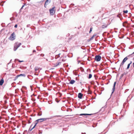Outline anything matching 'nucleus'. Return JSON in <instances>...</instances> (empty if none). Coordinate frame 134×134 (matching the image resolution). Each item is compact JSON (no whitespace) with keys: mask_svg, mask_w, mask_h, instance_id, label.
<instances>
[{"mask_svg":"<svg viewBox=\"0 0 134 134\" xmlns=\"http://www.w3.org/2000/svg\"><path fill=\"white\" fill-rule=\"evenodd\" d=\"M50 119V118H42L37 119L35 121V125H36L38 122H41L43 121H46L47 119Z\"/></svg>","mask_w":134,"mask_h":134,"instance_id":"1","label":"nucleus"},{"mask_svg":"<svg viewBox=\"0 0 134 134\" xmlns=\"http://www.w3.org/2000/svg\"><path fill=\"white\" fill-rule=\"evenodd\" d=\"M21 43H18V42H16L14 45V51H15L17 49V48L20 46L21 45Z\"/></svg>","mask_w":134,"mask_h":134,"instance_id":"2","label":"nucleus"},{"mask_svg":"<svg viewBox=\"0 0 134 134\" xmlns=\"http://www.w3.org/2000/svg\"><path fill=\"white\" fill-rule=\"evenodd\" d=\"M15 38V34L14 32L12 33L10 37H9V39L12 41H13Z\"/></svg>","mask_w":134,"mask_h":134,"instance_id":"3","label":"nucleus"},{"mask_svg":"<svg viewBox=\"0 0 134 134\" xmlns=\"http://www.w3.org/2000/svg\"><path fill=\"white\" fill-rule=\"evenodd\" d=\"M55 7H54L51 9H49V12L50 14L52 15H53L54 14L55 12Z\"/></svg>","mask_w":134,"mask_h":134,"instance_id":"4","label":"nucleus"},{"mask_svg":"<svg viewBox=\"0 0 134 134\" xmlns=\"http://www.w3.org/2000/svg\"><path fill=\"white\" fill-rule=\"evenodd\" d=\"M21 76H23L24 77H25V75L24 74H21L19 75H18L17 76H16L15 77H14V78L13 79L14 81L16 80L19 77Z\"/></svg>","mask_w":134,"mask_h":134,"instance_id":"5","label":"nucleus"},{"mask_svg":"<svg viewBox=\"0 0 134 134\" xmlns=\"http://www.w3.org/2000/svg\"><path fill=\"white\" fill-rule=\"evenodd\" d=\"M101 59V57L99 55H97L95 57V60L97 62L99 61Z\"/></svg>","mask_w":134,"mask_h":134,"instance_id":"6","label":"nucleus"},{"mask_svg":"<svg viewBox=\"0 0 134 134\" xmlns=\"http://www.w3.org/2000/svg\"><path fill=\"white\" fill-rule=\"evenodd\" d=\"M127 59L128 58H127V57H125L123 60L122 63L120 64V66H121L123 65L125 62L127 60Z\"/></svg>","mask_w":134,"mask_h":134,"instance_id":"7","label":"nucleus"},{"mask_svg":"<svg viewBox=\"0 0 134 134\" xmlns=\"http://www.w3.org/2000/svg\"><path fill=\"white\" fill-rule=\"evenodd\" d=\"M92 115V114H80L79 115L80 116H82V115H84L85 117V118L87 117L86 115Z\"/></svg>","mask_w":134,"mask_h":134,"instance_id":"8","label":"nucleus"},{"mask_svg":"<svg viewBox=\"0 0 134 134\" xmlns=\"http://www.w3.org/2000/svg\"><path fill=\"white\" fill-rule=\"evenodd\" d=\"M66 57H62L60 58V59H62V62H64L66 60Z\"/></svg>","mask_w":134,"mask_h":134,"instance_id":"9","label":"nucleus"},{"mask_svg":"<svg viewBox=\"0 0 134 134\" xmlns=\"http://www.w3.org/2000/svg\"><path fill=\"white\" fill-rule=\"evenodd\" d=\"M83 96V94L81 93H79L78 94V98L80 99H81Z\"/></svg>","mask_w":134,"mask_h":134,"instance_id":"10","label":"nucleus"},{"mask_svg":"<svg viewBox=\"0 0 134 134\" xmlns=\"http://www.w3.org/2000/svg\"><path fill=\"white\" fill-rule=\"evenodd\" d=\"M116 82H114V84L113 88L112 89L113 91H112V94L114 92V90H115V86L116 85Z\"/></svg>","mask_w":134,"mask_h":134,"instance_id":"11","label":"nucleus"},{"mask_svg":"<svg viewBox=\"0 0 134 134\" xmlns=\"http://www.w3.org/2000/svg\"><path fill=\"white\" fill-rule=\"evenodd\" d=\"M51 1V0H47L46 1L44 4V6H45L46 5H47L48 4L50 3Z\"/></svg>","mask_w":134,"mask_h":134,"instance_id":"12","label":"nucleus"},{"mask_svg":"<svg viewBox=\"0 0 134 134\" xmlns=\"http://www.w3.org/2000/svg\"><path fill=\"white\" fill-rule=\"evenodd\" d=\"M4 82V80L3 79L1 80L0 81V85L2 86Z\"/></svg>","mask_w":134,"mask_h":134,"instance_id":"13","label":"nucleus"},{"mask_svg":"<svg viewBox=\"0 0 134 134\" xmlns=\"http://www.w3.org/2000/svg\"><path fill=\"white\" fill-rule=\"evenodd\" d=\"M75 82V81L74 80H71L70 82V83L73 84Z\"/></svg>","mask_w":134,"mask_h":134,"instance_id":"14","label":"nucleus"},{"mask_svg":"<svg viewBox=\"0 0 134 134\" xmlns=\"http://www.w3.org/2000/svg\"><path fill=\"white\" fill-rule=\"evenodd\" d=\"M14 75H9V78H14L13 80V79L14 78Z\"/></svg>","mask_w":134,"mask_h":134,"instance_id":"15","label":"nucleus"},{"mask_svg":"<svg viewBox=\"0 0 134 134\" xmlns=\"http://www.w3.org/2000/svg\"><path fill=\"white\" fill-rule=\"evenodd\" d=\"M61 62H59L55 64V66H57L58 65H60L61 64Z\"/></svg>","mask_w":134,"mask_h":134,"instance_id":"16","label":"nucleus"},{"mask_svg":"<svg viewBox=\"0 0 134 134\" xmlns=\"http://www.w3.org/2000/svg\"><path fill=\"white\" fill-rule=\"evenodd\" d=\"M36 126V125H35L31 129V127H30L29 129V131H31L32 130V129H33L34 128V127H35V126ZM31 127V126L30 127Z\"/></svg>","mask_w":134,"mask_h":134,"instance_id":"17","label":"nucleus"},{"mask_svg":"<svg viewBox=\"0 0 134 134\" xmlns=\"http://www.w3.org/2000/svg\"><path fill=\"white\" fill-rule=\"evenodd\" d=\"M60 54H59L58 55H56L55 57V59H57L58 58L60 57Z\"/></svg>","mask_w":134,"mask_h":134,"instance_id":"18","label":"nucleus"},{"mask_svg":"<svg viewBox=\"0 0 134 134\" xmlns=\"http://www.w3.org/2000/svg\"><path fill=\"white\" fill-rule=\"evenodd\" d=\"M92 77V75L91 74H89V76H88V79H90Z\"/></svg>","mask_w":134,"mask_h":134,"instance_id":"19","label":"nucleus"},{"mask_svg":"<svg viewBox=\"0 0 134 134\" xmlns=\"http://www.w3.org/2000/svg\"><path fill=\"white\" fill-rule=\"evenodd\" d=\"M107 27V26H105V25H103L102 26V28L103 29L106 28Z\"/></svg>","mask_w":134,"mask_h":134,"instance_id":"20","label":"nucleus"},{"mask_svg":"<svg viewBox=\"0 0 134 134\" xmlns=\"http://www.w3.org/2000/svg\"><path fill=\"white\" fill-rule=\"evenodd\" d=\"M128 10H127L123 11V12L125 13H128Z\"/></svg>","mask_w":134,"mask_h":134,"instance_id":"21","label":"nucleus"},{"mask_svg":"<svg viewBox=\"0 0 134 134\" xmlns=\"http://www.w3.org/2000/svg\"><path fill=\"white\" fill-rule=\"evenodd\" d=\"M42 115V114L41 113V112H40L38 114V116H41Z\"/></svg>","mask_w":134,"mask_h":134,"instance_id":"22","label":"nucleus"},{"mask_svg":"<svg viewBox=\"0 0 134 134\" xmlns=\"http://www.w3.org/2000/svg\"><path fill=\"white\" fill-rule=\"evenodd\" d=\"M81 48L83 49H85V47L84 46H82L81 47Z\"/></svg>","mask_w":134,"mask_h":134,"instance_id":"23","label":"nucleus"},{"mask_svg":"<svg viewBox=\"0 0 134 134\" xmlns=\"http://www.w3.org/2000/svg\"><path fill=\"white\" fill-rule=\"evenodd\" d=\"M74 6V4H71L70 5V7H73Z\"/></svg>","mask_w":134,"mask_h":134,"instance_id":"24","label":"nucleus"},{"mask_svg":"<svg viewBox=\"0 0 134 134\" xmlns=\"http://www.w3.org/2000/svg\"><path fill=\"white\" fill-rule=\"evenodd\" d=\"M130 65V64H128V65H127V69H128L129 68Z\"/></svg>","mask_w":134,"mask_h":134,"instance_id":"25","label":"nucleus"},{"mask_svg":"<svg viewBox=\"0 0 134 134\" xmlns=\"http://www.w3.org/2000/svg\"><path fill=\"white\" fill-rule=\"evenodd\" d=\"M38 68L37 67H36L35 68V70L36 71L37 70H38Z\"/></svg>","mask_w":134,"mask_h":134,"instance_id":"26","label":"nucleus"},{"mask_svg":"<svg viewBox=\"0 0 134 134\" xmlns=\"http://www.w3.org/2000/svg\"><path fill=\"white\" fill-rule=\"evenodd\" d=\"M94 37H93V36H92V37L91 38H90V40H92L93 38Z\"/></svg>","mask_w":134,"mask_h":134,"instance_id":"27","label":"nucleus"},{"mask_svg":"<svg viewBox=\"0 0 134 134\" xmlns=\"http://www.w3.org/2000/svg\"><path fill=\"white\" fill-rule=\"evenodd\" d=\"M24 5H23L22 6V7H21V9L20 10V11H21V10L23 9V8L24 7Z\"/></svg>","mask_w":134,"mask_h":134,"instance_id":"28","label":"nucleus"},{"mask_svg":"<svg viewBox=\"0 0 134 134\" xmlns=\"http://www.w3.org/2000/svg\"><path fill=\"white\" fill-rule=\"evenodd\" d=\"M92 31V28H91L90 30L89 31V33H91V32Z\"/></svg>","mask_w":134,"mask_h":134,"instance_id":"29","label":"nucleus"},{"mask_svg":"<svg viewBox=\"0 0 134 134\" xmlns=\"http://www.w3.org/2000/svg\"><path fill=\"white\" fill-rule=\"evenodd\" d=\"M73 74L75 75H77L76 73V72H74V71H73Z\"/></svg>","mask_w":134,"mask_h":134,"instance_id":"30","label":"nucleus"},{"mask_svg":"<svg viewBox=\"0 0 134 134\" xmlns=\"http://www.w3.org/2000/svg\"><path fill=\"white\" fill-rule=\"evenodd\" d=\"M17 27V24L15 25L14 26V27L15 28H16Z\"/></svg>","mask_w":134,"mask_h":134,"instance_id":"31","label":"nucleus"},{"mask_svg":"<svg viewBox=\"0 0 134 134\" xmlns=\"http://www.w3.org/2000/svg\"><path fill=\"white\" fill-rule=\"evenodd\" d=\"M41 55L42 57H43L44 56V55L43 54H41Z\"/></svg>","mask_w":134,"mask_h":134,"instance_id":"32","label":"nucleus"},{"mask_svg":"<svg viewBox=\"0 0 134 134\" xmlns=\"http://www.w3.org/2000/svg\"><path fill=\"white\" fill-rule=\"evenodd\" d=\"M18 60V61H19V62H23V61H20L19 60Z\"/></svg>","mask_w":134,"mask_h":134,"instance_id":"33","label":"nucleus"},{"mask_svg":"<svg viewBox=\"0 0 134 134\" xmlns=\"http://www.w3.org/2000/svg\"><path fill=\"white\" fill-rule=\"evenodd\" d=\"M36 51L35 50H34L33 51V53H34V52H35Z\"/></svg>","mask_w":134,"mask_h":134,"instance_id":"34","label":"nucleus"},{"mask_svg":"<svg viewBox=\"0 0 134 134\" xmlns=\"http://www.w3.org/2000/svg\"><path fill=\"white\" fill-rule=\"evenodd\" d=\"M96 35V34H94L93 36L94 37Z\"/></svg>","mask_w":134,"mask_h":134,"instance_id":"35","label":"nucleus"},{"mask_svg":"<svg viewBox=\"0 0 134 134\" xmlns=\"http://www.w3.org/2000/svg\"><path fill=\"white\" fill-rule=\"evenodd\" d=\"M29 25H27V27H29Z\"/></svg>","mask_w":134,"mask_h":134,"instance_id":"36","label":"nucleus"},{"mask_svg":"<svg viewBox=\"0 0 134 134\" xmlns=\"http://www.w3.org/2000/svg\"><path fill=\"white\" fill-rule=\"evenodd\" d=\"M133 67H134V62L133 63Z\"/></svg>","mask_w":134,"mask_h":134,"instance_id":"37","label":"nucleus"},{"mask_svg":"<svg viewBox=\"0 0 134 134\" xmlns=\"http://www.w3.org/2000/svg\"><path fill=\"white\" fill-rule=\"evenodd\" d=\"M132 63V62L131 61L130 63L129 64H130Z\"/></svg>","mask_w":134,"mask_h":134,"instance_id":"38","label":"nucleus"},{"mask_svg":"<svg viewBox=\"0 0 134 134\" xmlns=\"http://www.w3.org/2000/svg\"><path fill=\"white\" fill-rule=\"evenodd\" d=\"M10 122H12L11 121H9V123Z\"/></svg>","mask_w":134,"mask_h":134,"instance_id":"39","label":"nucleus"},{"mask_svg":"<svg viewBox=\"0 0 134 134\" xmlns=\"http://www.w3.org/2000/svg\"><path fill=\"white\" fill-rule=\"evenodd\" d=\"M30 123H31V122H29H29H28V123H29V124Z\"/></svg>","mask_w":134,"mask_h":134,"instance_id":"40","label":"nucleus"},{"mask_svg":"<svg viewBox=\"0 0 134 134\" xmlns=\"http://www.w3.org/2000/svg\"><path fill=\"white\" fill-rule=\"evenodd\" d=\"M1 118H2L1 117H0V120L1 119Z\"/></svg>","mask_w":134,"mask_h":134,"instance_id":"41","label":"nucleus"},{"mask_svg":"<svg viewBox=\"0 0 134 134\" xmlns=\"http://www.w3.org/2000/svg\"><path fill=\"white\" fill-rule=\"evenodd\" d=\"M123 26H124L123 24Z\"/></svg>","mask_w":134,"mask_h":134,"instance_id":"42","label":"nucleus"},{"mask_svg":"<svg viewBox=\"0 0 134 134\" xmlns=\"http://www.w3.org/2000/svg\"><path fill=\"white\" fill-rule=\"evenodd\" d=\"M132 54H134V52L133 53H132Z\"/></svg>","mask_w":134,"mask_h":134,"instance_id":"43","label":"nucleus"},{"mask_svg":"<svg viewBox=\"0 0 134 134\" xmlns=\"http://www.w3.org/2000/svg\"><path fill=\"white\" fill-rule=\"evenodd\" d=\"M80 62V61H79V63Z\"/></svg>","mask_w":134,"mask_h":134,"instance_id":"44","label":"nucleus"}]
</instances>
